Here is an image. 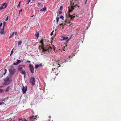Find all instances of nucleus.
Returning <instances> with one entry per match:
<instances>
[{
	"mask_svg": "<svg viewBox=\"0 0 121 121\" xmlns=\"http://www.w3.org/2000/svg\"><path fill=\"white\" fill-rule=\"evenodd\" d=\"M49 41L47 39L44 38H42L39 42L41 44L40 47L42 48V51L44 52L51 51V50L52 49V48L50 46L49 44H47L46 46H44V43H47Z\"/></svg>",
	"mask_w": 121,
	"mask_h": 121,
	"instance_id": "1",
	"label": "nucleus"
},
{
	"mask_svg": "<svg viewBox=\"0 0 121 121\" xmlns=\"http://www.w3.org/2000/svg\"><path fill=\"white\" fill-rule=\"evenodd\" d=\"M74 9V8L73 6H71V7L70 8L68 7V15H69V17H70V19L71 20H72L73 19L75 18V16L74 15H70V13L72 12L73 10Z\"/></svg>",
	"mask_w": 121,
	"mask_h": 121,
	"instance_id": "2",
	"label": "nucleus"
},
{
	"mask_svg": "<svg viewBox=\"0 0 121 121\" xmlns=\"http://www.w3.org/2000/svg\"><path fill=\"white\" fill-rule=\"evenodd\" d=\"M9 70L11 74L13 75L15 73V69L12 66H11L9 69Z\"/></svg>",
	"mask_w": 121,
	"mask_h": 121,
	"instance_id": "3",
	"label": "nucleus"
},
{
	"mask_svg": "<svg viewBox=\"0 0 121 121\" xmlns=\"http://www.w3.org/2000/svg\"><path fill=\"white\" fill-rule=\"evenodd\" d=\"M30 83L33 85H34L35 84V80L34 77H31L29 81Z\"/></svg>",
	"mask_w": 121,
	"mask_h": 121,
	"instance_id": "4",
	"label": "nucleus"
},
{
	"mask_svg": "<svg viewBox=\"0 0 121 121\" xmlns=\"http://www.w3.org/2000/svg\"><path fill=\"white\" fill-rule=\"evenodd\" d=\"M37 115L35 116H32L29 117L30 120L31 121H35L37 120Z\"/></svg>",
	"mask_w": 121,
	"mask_h": 121,
	"instance_id": "5",
	"label": "nucleus"
},
{
	"mask_svg": "<svg viewBox=\"0 0 121 121\" xmlns=\"http://www.w3.org/2000/svg\"><path fill=\"white\" fill-rule=\"evenodd\" d=\"M29 67L31 73H34V68L33 65L31 64H30Z\"/></svg>",
	"mask_w": 121,
	"mask_h": 121,
	"instance_id": "6",
	"label": "nucleus"
},
{
	"mask_svg": "<svg viewBox=\"0 0 121 121\" xmlns=\"http://www.w3.org/2000/svg\"><path fill=\"white\" fill-rule=\"evenodd\" d=\"M27 86H26L25 87L23 86L22 88V92L24 94L27 91Z\"/></svg>",
	"mask_w": 121,
	"mask_h": 121,
	"instance_id": "7",
	"label": "nucleus"
},
{
	"mask_svg": "<svg viewBox=\"0 0 121 121\" xmlns=\"http://www.w3.org/2000/svg\"><path fill=\"white\" fill-rule=\"evenodd\" d=\"M21 62V61L20 60H17V62L16 63H14L13 64V65H18Z\"/></svg>",
	"mask_w": 121,
	"mask_h": 121,
	"instance_id": "8",
	"label": "nucleus"
},
{
	"mask_svg": "<svg viewBox=\"0 0 121 121\" xmlns=\"http://www.w3.org/2000/svg\"><path fill=\"white\" fill-rule=\"evenodd\" d=\"M65 23L64 24V25H65L66 24L68 23H70V22L69 21V20L66 19L65 21Z\"/></svg>",
	"mask_w": 121,
	"mask_h": 121,
	"instance_id": "9",
	"label": "nucleus"
},
{
	"mask_svg": "<svg viewBox=\"0 0 121 121\" xmlns=\"http://www.w3.org/2000/svg\"><path fill=\"white\" fill-rule=\"evenodd\" d=\"M5 82L3 84V85H9V82L8 81H5Z\"/></svg>",
	"mask_w": 121,
	"mask_h": 121,
	"instance_id": "10",
	"label": "nucleus"
},
{
	"mask_svg": "<svg viewBox=\"0 0 121 121\" xmlns=\"http://www.w3.org/2000/svg\"><path fill=\"white\" fill-rule=\"evenodd\" d=\"M71 6L75 7L77 5L76 4H74V2H72L71 3Z\"/></svg>",
	"mask_w": 121,
	"mask_h": 121,
	"instance_id": "11",
	"label": "nucleus"
},
{
	"mask_svg": "<svg viewBox=\"0 0 121 121\" xmlns=\"http://www.w3.org/2000/svg\"><path fill=\"white\" fill-rule=\"evenodd\" d=\"M70 56H69V58L65 60L64 62L65 63H66L68 61L69 62V59L70 58Z\"/></svg>",
	"mask_w": 121,
	"mask_h": 121,
	"instance_id": "12",
	"label": "nucleus"
},
{
	"mask_svg": "<svg viewBox=\"0 0 121 121\" xmlns=\"http://www.w3.org/2000/svg\"><path fill=\"white\" fill-rule=\"evenodd\" d=\"M23 68L22 67H19L17 69L18 70L21 72L23 70Z\"/></svg>",
	"mask_w": 121,
	"mask_h": 121,
	"instance_id": "13",
	"label": "nucleus"
},
{
	"mask_svg": "<svg viewBox=\"0 0 121 121\" xmlns=\"http://www.w3.org/2000/svg\"><path fill=\"white\" fill-rule=\"evenodd\" d=\"M46 8L45 6H44V8L42 9L41 10H40V11H46Z\"/></svg>",
	"mask_w": 121,
	"mask_h": 121,
	"instance_id": "14",
	"label": "nucleus"
},
{
	"mask_svg": "<svg viewBox=\"0 0 121 121\" xmlns=\"http://www.w3.org/2000/svg\"><path fill=\"white\" fill-rule=\"evenodd\" d=\"M6 8V6L4 7L2 6H1L0 8V10H2V9H4Z\"/></svg>",
	"mask_w": 121,
	"mask_h": 121,
	"instance_id": "15",
	"label": "nucleus"
},
{
	"mask_svg": "<svg viewBox=\"0 0 121 121\" xmlns=\"http://www.w3.org/2000/svg\"><path fill=\"white\" fill-rule=\"evenodd\" d=\"M10 88V86H8L6 89L5 91L6 92H7L9 90Z\"/></svg>",
	"mask_w": 121,
	"mask_h": 121,
	"instance_id": "16",
	"label": "nucleus"
},
{
	"mask_svg": "<svg viewBox=\"0 0 121 121\" xmlns=\"http://www.w3.org/2000/svg\"><path fill=\"white\" fill-rule=\"evenodd\" d=\"M21 73L24 75H25L26 74V72L25 71H22L21 72Z\"/></svg>",
	"mask_w": 121,
	"mask_h": 121,
	"instance_id": "17",
	"label": "nucleus"
},
{
	"mask_svg": "<svg viewBox=\"0 0 121 121\" xmlns=\"http://www.w3.org/2000/svg\"><path fill=\"white\" fill-rule=\"evenodd\" d=\"M35 35L36 36L37 38H38L39 36V33L38 32H37L36 34H35Z\"/></svg>",
	"mask_w": 121,
	"mask_h": 121,
	"instance_id": "18",
	"label": "nucleus"
},
{
	"mask_svg": "<svg viewBox=\"0 0 121 121\" xmlns=\"http://www.w3.org/2000/svg\"><path fill=\"white\" fill-rule=\"evenodd\" d=\"M5 33V32L4 31H3L2 30H1L0 33L1 34H4Z\"/></svg>",
	"mask_w": 121,
	"mask_h": 121,
	"instance_id": "19",
	"label": "nucleus"
},
{
	"mask_svg": "<svg viewBox=\"0 0 121 121\" xmlns=\"http://www.w3.org/2000/svg\"><path fill=\"white\" fill-rule=\"evenodd\" d=\"M59 19V17H57L56 18V23L57 24L58 23Z\"/></svg>",
	"mask_w": 121,
	"mask_h": 121,
	"instance_id": "20",
	"label": "nucleus"
},
{
	"mask_svg": "<svg viewBox=\"0 0 121 121\" xmlns=\"http://www.w3.org/2000/svg\"><path fill=\"white\" fill-rule=\"evenodd\" d=\"M19 121H28L26 120L25 118L23 120L21 119H19Z\"/></svg>",
	"mask_w": 121,
	"mask_h": 121,
	"instance_id": "21",
	"label": "nucleus"
},
{
	"mask_svg": "<svg viewBox=\"0 0 121 121\" xmlns=\"http://www.w3.org/2000/svg\"><path fill=\"white\" fill-rule=\"evenodd\" d=\"M22 43V42L21 41H18V45H21Z\"/></svg>",
	"mask_w": 121,
	"mask_h": 121,
	"instance_id": "22",
	"label": "nucleus"
},
{
	"mask_svg": "<svg viewBox=\"0 0 121 121\" xmlns=\"http://www.w3.org/2000/svg\"><path fill=\"white\" fill-rule=\"evenodd\" d=\"M39 65L38 64H37L35 65V67L36 69H37L39 67Z\"/></svg>",
	"mask_w": 121,
	"mask_h": 121,
	"instance_id": "23",
	"label": "nucleus"
},
{
	"mask_svg": "<svg viewBox=\"0 0 121 121\" xmlns=\"http://www.w3.org/2000/svg\"><path fill=\"white\" fill-rule=\"evenodd\" d=\"M60 28H63V25L62 24H61L60 25Z\"/></svg>",
	"mask_w": 121,
	"mask_h": 121,
	"instance_id": "24",
	"label": "nucleus"
},
{
	"mask_svg": "<svg viewBox=\"0 0 121 121\" xmlns=\"http://www.w3.org/2000/svg\"><path fill=\"white\" fill-rule=\"evenodd\" d=\"M9 78L8 77H7L5 79L4 81H9Z\"/></svg>",
	"mask_w": 121,
	"mask_h": 121,
	"instance_id": "25",
	"label": "nucleus"
},
{
	"mask_svg": "<svg viewBox=\"0 0 121 121\" xmlns=\"http://www.w3.org/2000/svg\"><path fill=\"white\" fill-rule=\"evenodd\" d=\"M4 90L2 89H0V92H3V91Z\"/></svg>",
	"mask_w": 121,
	"mask_h": 121,
	"instance_id": "26",
	"label": "nucleus"
},
{
	"mask_svg": "<svg viewBox=\"0 0 121 121\" xmlns=\"http://www.w3.org/2000/svg\"><path fill=\"white\" fill-rule=\"evenodd\" d=\"M68 38V37H63V40H65L67 39Z\"/></svg>",
	"mask_w": 121,
	"mask_h": 121,
	"instance_id": "27",
	"label": "nucleus"
},
{
	"mask_svg": "<svg viewBox=\"0 0 121 121\" xmlns=\"http://www.w3.org/2000/svg\"><path fill=\"white\" fill-rule=\"evenodd\" d=\"M13 49L11 50V54H10V56H11V54H12L13 53Z\"/></svg>",
	"mask_w": 121,
	"mask_h": 121,
	"instance_id": "28",
	"label": "nucleus"
},
{
	"mask_svg": "<svg viewBox=\"0 0 121 121\" xmlns=\"http://www.w3.org/2000/svg\"><path fill=\"white\" fill-rule=\"evenodd\" d=\"M6 4L5 3H4L2 4V5L4 7H5V6L6 7Z\"/></svg>",
	"mask_w": 121,
	"mask_h": 121,
	"instance_id": "29",
	"label": "nucleus"
},
{
	"mask_svg": "<svg viewBox=\"0 0 121 121\" xmlns=\"http://www.w3.org/2000/svg\"><path fill=\"white\" fill-rule=\"evenodd\" d=\"M59 62H57L56 63V64H57V65H60V64L59 63H59ZM58 67H60L61 66L60 65H59V66H58Z\"/></svg>",
	"mask_w": 121,
	"mask_h": 121,
	"instance_id": "30",
	"label": "nucleus"
},
{
	"mask_svg": "<svg viewBox=\"0 0 121 121\" xmlns=\"http://www.w3.org/2000/svg\"><path fill=\"white\" fill-rule=\"evenodd\" d=\"M60 18H61L63 20V19L64 17L63 16H61L60 17Z\"/></svg>",
	"mask_w": 121,
	"mask_h": 121,
	"instance_id": "31",
	"label": "nucleus"
},
{
	"mask_svg": "<svg viewBox=\"0 0 121 121\" xmlns=\"http://www.w3.org/2000/svg\"><path fill=\"white\" fill-rule=\"evenodd\" d=\"M20 3H21V2H20L18 4V6L19 7H20Z\"/></svg>",
	"mask_w": 121,
	"mask_h": 121,
	"instance_id": "32",
	"label": "nucleus"
},
{
	"mask_svg": "<svg viewBox=\"0 0 121 121\" xmlns=\"http://www.w3.org/2000/svg\"><path fill=\"white\" fill-rule=\"evenodd\" d=\"M54 31H52L51 33L50 34V35L51 36L52 35H53V33Z\"/></svg>",
	"mask_w": 121,
	"mask_h": 121,
	"instance_id": "33",
	"label": "nucleus"
},
{
	"mask_svg": "<svg viewBox=\"0 0 121 121\" xmlns=\"http://www.w3.org/2000/svg\"><path fill=\"white\" fill-rule=\"evenodd\" d=\"M14 32H13L11 35L12 37L14 35Z\"/></svg>",
	"mask_w": 121,
	"mask_h": 121,
	"instance_id": "34",
	"label": "nucleus"
},
{
	"mask_svg": "<svg viewBox=\"0 0 121 121\" xmlns=\"http://www.w3.org/2000/svg\"><path fill=\"white\" fill-rule=\"evenodd\" d=\"M8 16H7V18L5 20V21H7V20H8Z\"/></svg>",
	"mask_w": 121,
	"mask_h": 121,
	"instance_id": "35",
	"label": "nucleus"
},
{
	"mask_svg": "<svg viewBox=\"0 0 121 121\" xmlns=\"http://www.w3.org/2000/svg\"><path fill=\"white\" fill-rule=\"evenodd\" d=\"M22 9H21L19 11V13L20 14V12H21L22 11Z\"/></svg>",
	"mask_w": 121,
	"mask_h": 121,
	"instance_id": "36",
	"label": "nucleus"
},
{
	"mask_svg": "<svg viewBox=\"0 0 121 121\" xmlns=\"http://www.w3.org/2000/svg\"><path fill=\"white\" fill-rule=\"evenodd\" d=\"M6 23V22H4L3 23V26H4H4H5V24Z\"/></svg>",
	"mask_w": 121,
	"mask_h": 121,
	"instance_id": "37",
	"label": "nucleus"
},
{
	"mask_svg": "<svg viewBox=\"0 0 121 121\" xmlns=\"http://www.w3.org/2000/svg\"><path fill=\"white\" fill-rule=\"evenodd\" d=\"M12 81V80H9V81H8V82H9H9L10 83H11V82Z\"/></svg>",
	"mask_w": 121,
	"mask_h": 121,
	"instance_id": "38",
	"label": "nucleus"
},
{
	"mask_svg": "<svg viewBox=\"0 0 121 121\" xmlns=\"http://www.w3.org/2000/svg\"><path fill=\"white\" fill-rule=\"evenodd\" d=\"M4 26H3V29H2V30H2L3 31H4Z\"/></svg>",
	"mask_w": 121,
	"mask_h": 121,
	"instance_id": "39",
	"label": "nucleus"
},
{
	"mask_svg": "<svg viewBox=\"0 0 121 121\" xmlns=\"http://www.w3.org/2000/svg\"><path fill=\"white\" fill-rule=\"evenodd\" d=\"M26 62L27 63H30V61L28 60H27V61H26Z\"/></svg>",
	"mask_w": 121,
	"mask_h": 121,
	"instance_id": "40",
	"label": "nucleus"
},
{
	"mask_svg": "<svg viewBox=\"0 0 121 121\" xmlns=\"http://www.w3.org/2000/svg\"><path fill=\"white\" fill-rule=\"evenodd\" d=\"M62 8H63V7H62V6H60V10H61L62 9Z\"/></svg>",
	"mask_w": 121,
	"mask_h": 121,
	"instance_id": "41",
	"label": "nucleus"
},
{
	"mask_svg": "<svg viewBox=\"0 0 121 121\" xmlns=\"http://www.w3.org/2000/svg\"><path fill=\"white\" fill-rule=\"evenodd\" d=\"M65 47H64L63 48V50H64V51H65Z\"/></svg>",
	"mask_w": 121,
	"mask_h": 121,
	"instance_id": "42",
	"label": "nucleus"
},
{
	"mask_svg": "<svg viewBox=\"0 0 121 121\" xmlns=\"http://www.w3.org/2000/svg\"><path fill=\"white\" fill-rule=\"evenodd\" d=\"M62 13V12L61 11H60L59 12V14H61Z\"/></svg>",
	"mask_w": 121,
	"mask_h": 121,
	"instance_id": "43",
	"label": "nucleus"
},
{
	"mask_svg": "<svg viewBox=\"0 0 121 121\" xmlns=\"http://www.w3.org/2000/svg\"><path fill=\"white\" fill-rule=\"evenodd\" d=\"M38 5H40L41 4V3H40L38 2Z\"/></svg>",
	"mask_w": 121,
	"mask_h": 121,
	"instance_id": "44",
	"label": "nucleus"
},
{
	"mask_svg": "<svg viewBox=\"0 0 121 121\" xmlns=\"http://www.w3.org/2000/svg\"><path fill=\"white\" fill-rule=\"evenodd\" d=\"M12 37V36H11V35H10L9 37V39L10 38H11Z\"/></svg>",
	"mask_w": 121,
	"mask_h": 121,
	"instance_id": "45",
	"label": "nucleus"
},
{
	"mask_svg": "<svg viewBox=\"0 0 121 121\" xmlns=\"http://www.w3.org/2000/svg\"><path fill=\"white\" fill-rule=\"evenodd\" d=\"M2 103H4L3 102H2V103L0 102V105H1L2 104Z\"/></svg>",
	"mask_w": 121,
	"mask_h": 121,
	"instance_id": "46",
	"label": "nucleus"
},
{
	"mask_svg": "<svg viewBox=\"0 0 121 121\" xmlns=\"http://www.w3.org/2000/svg\"><path fill=\"white\" fill-rule=\"evenodd\" d=\"M42 66V64L41 63V64H40V65H39V66Z\"/></svg>",
	"mask_w": 121,
	"mask_h": 121,
	"instance_id": "47",
	"label": "nucleus"
},
{
	"mask_svg": "<svg viewBox=\"0 0 121 121\" xmlns=\"http://www.w3.org/2000/svg\"><path fill=\"white\" fill-rule=\"evenodd\" d=\"M72 24V23H71V24H70V25H69V27H70V26Z\"/></svg>",
	"mask_w": 121,
	"mask_h": 121,
	"instance_id": "48",
	"label": "nucleus"
},
{
	"mask_svg": "<svg viewBox=\"0 0 121 121\" xmlns=\"http://www.w3.org/2000/svg\"><path fill=\"white\" fill-rule=\"evenodd\" d=\"M14 121L12 119H11L10 121Z\"/></svg>",
	"mask_w": 121,
	"mask_h": 121,
	"instance_id": "49",
	"label": "nucleus"
},
{
	"mask_svg": "<svg viewBox=\"0 0 121 121\" xmlns=\"http://www.w3.org/2000/svg\"><path fill=\"white\" fill-rule=\"evenodd\" d=\"M3 87V86H0V88H2Z\"/></svg>",
	"mask_w": 121,
	"mask_h": 121,
	"instance_id": "50",
	"label": "nucleus"
},
{
	"mask_svg": "<svg viewBox=\"0 0 121 121\" xmlns=\"http://www.w3.org/2000/svg\"><path fill=\"white\" fill-rule=\"evenodd\" d=\"M87 0H86V2H85V4H86V3L87 1Z\"/></svg>",
	"mask_w": 121,
	"mask_h": 121,
	"instance_id": "51",
	"label": "nucleus"
},
{
	"mask_svg": "<svg viewBox=\"0 0 121 121\" xmlns=\"http://www.w3.org/2000/svg\"><path fill=\"white\" fill-rule=\"evenodd\" d=\"M31 1V0H28V2H30Z\"/></svg>",
	"mask_w": 121,
	"mask_h": 121,
	"instance_id": "52",
	"label": "nucleus"
},
{
	"mask_svg": "<svg viewBox=\"0 0 121 121\" xmlns=\"http://www.w3.org/2000/svg\"><path fill=\"white\" fill-rule=\"evenodd\" d=\"M5 73L4 74H5L6 73V69H5Z\"/></svg>",
	"mask_w": 121,
	"mask_h": 121,
	"instance_id": "53",
	"label": "nucleus"
},
{
	"mask_svg": "<svg viewBox=\"0 0 121 121\" xmlns=\"http://www.w3.org/2000/svg\"><path fill=\"white\" fill-rule=\"evenodd\" d=\"M17 32H14V34L15 35H16V34H17Z\"/></svg>",
	"mask_w": 121,
	"mask_h": 121,
	"instance_id": "54",
	"label": "nucleus"
},
{
	"mask_svg": "<svg viewBox=\"0 0 121 121\" xmlns=\"http://www.w3.org/2000/svg\"><path fill=\"white\" fill-rule=\"evenodd\" d=\"M49 118L50 119L51 118V116H49Z\"/></svg>",
	"mask_w": 121,
	"mask_h": 121,
	"instance_id": "55",
	"label": "nucleus"
},
{
	"mask_svg": "<svg viewBox=\"0 0 121 121\" xmlns=\"http://www.w3.org/2000/svg\"><path fill=\"white\" fill-rule=\"evenodd\" d=\"M29 2H28L27 3V4H28L29 3Z\"/></svg>",
	"mask_w": 121,
	"mask_h": 121,
	"instance_id": "56",
	"label": "nucleus"
},
{
	"mask_svg": "<svg viewBox=\"0 0 121 121\" xmlns=\"http://www.w3.org/2000/svg\"><path fill=\"white\" fill-rule=\"evenodd\" d=\"M55 69V68H54V69ZM53 69H52V70H53Z\"/></svg>",
	"mask_w": 121,
	"mask_h": 121,
	"instance_id": "57",
	"label": "nucleus"
},
{
	"mask_svg": "<svg viewBox=\"0 0 121 121\" xmlns=\"http://www.w3.org/2000/svg\"><path fill=\"white\" fill-rule=\"evenodd\" d=\"M52 46H53V47H54V46L53 45H52Z\"/></svg>",
	"mask_w": 121,
	"mask_h": 121,
	"instance_id": "58",
	"label": "nucleus"
},
{
	"mask_svg": "<svg viewBox=\"0 0 121 121\" xmlns=\"http://www.w3.org/2000/svg\"><path fill=\"white\" fill-rule=\"evenodd\" d=\"M33 16H31V17H33Z\"/></svg>",
	"mask_w": 121,
	"mask_h": 121,
	"instance_id": "59",
	"label": "nucleus"
},
{
	"mask_svg": "<svg viewBox=\"0 0 121 121\" xmlns=\"http://www.w3.org/2000/svg\"><path fill=\"white\" fill-rule=\"evenodd\" d=\"M33 0V1H34L35 0Z\"/></svg>",
	"mask_w": 121,
	"mask_h": 121,
	"instance_id": "60",
	"label": "nucleus"
},
{
	"mask_svg": "<svg viewBox=\"0 0 121 121\" xmlns=\"http://www.w3.org/2000/svg\"><path fill=\"white\" fill-rule=\"evenodd\" d=\"M24 76L25 77V75H24Z\"/></svg>",
	"mask_w": 121,
	"mask_h": 121,
	"instance_id": "61",
	"label": "nucleus"
}]
</instances>
